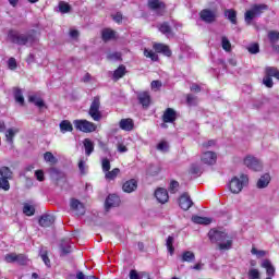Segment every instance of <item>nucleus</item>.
Instances as JSON below:
<instances>
[{"label": "nucleus", "mask_w": 279, "mask_h": 279, "mask_svg": "<svg viewBox=\"0 0 279 279\" xmlns=\"http://www.w3.org/2000/svg\"><path fill=\"white\" fill-rule=\"evenodd\" d=\"M209 240L211 243H217L218 250L226 252L232 250V238L223 231L210 230L208 232Z\"/></svg>", "instance_id": "f257e3e1"}, {"label": "nucleus", "mask_w": 279, "mask_h": 279, "mask_svg": "<svg viewBox=\"0 0 279 279\" xmlns=\"http://www.w3.org/2000/svg\"><path fill=\"white\" fill-rule=\"evenodd\" d=\"M9 40L14 45H34L36 43V36L32 33H20L19 31H10L8 34Z\"/></svg>", "instance_id": "f03ea898"}, {"label": "nucleus", "mask_w": 279, "mask_h": 279, "mask_svg": "<svg viewBox=\"0 0 279 279\" xmlns=\"http://www.w3.org/2000/svg\"><path fill=\"white\" fill-rule=\"evenodd\" d=\"M247 182H250V179L245 174H241L239 177H234L230 180L228 187L233 195H239L241 191H243V186L247 185Z\"/></svg>", "instance_id": "7ed1b4c3"}, {"label": "nucleus", "mask_w": 279, "mask_h": 279, "mask_svg": "<svg viewBox=\"0 0 279 279\" xmlns=\"http://www.w3.org/2000/svg\"><path fill=\"white\" fill-rule=\"evenodd\" d=\"M73 125L75 130H78V132H83L84 134H93V132L97 131V124L84 119L74 120Z\"/></svg>", "instance_id": "20e7f679"}, {"label": "nucleus", "mask_w": 279, "mask_h": 279, "mask_svg": "<svg viewBox=\"0 0 279 279\" xmlns=\"http://www.w3.org/2000/svg\"><path fill=\"white\" fill-rule=\"evenodd\" d=\"M243 165L251 171L259 172L263 171V161L258 159V157H254L253 155H247L243 159Z\"/></svg>", "instance_id": "39448f33"}, {"label": "nucleus", "mask_w": 279, "mask_h": 279, "mask_svg": "<svg viewBox=\"0 0 279 279\" xmlns=\"http://www.w3.org/2000/svg\"><path fill=\"white\" fill-rule=\"evenodd\" d=\"M265 10H267V5L266 4H255L251 8V10L245 12V23H247V25H250L252 23V21H254V19H256V16H260L262 12H265Z\"/></svg>", "instance_id": "423d86ee"}, {"label": "nucleus", "mask_w": 279, "mask_h": 279, "mask_svg": "<svg viewBox=\"0 0 279 279\" xmlns=\"http://www.w3.org/2000/svg\"><path fill=\"white\" fill-rule=\"evenodd\" d=\"M101 107V101L99 97H95L89 107L88 114L93 119V121H101V111L99 108Z\"/></svg>", "instance_id": "0eeeda50"}, {"label": "nucleus", "mask_w": 279, "mask_h": 279, "mask_svg": "<svg viewBox=\"0 0 279 279\" xmlns=\"http://www.w3.org/2000/svg\"><path fill=\"white\" fill-rule=\"evenodd\" d=\"M201 161L203 162V165H208V166L216 165L217 153L211 150L203 151L201 155Z\"/></svg>", "instance_id": "6e6552de"}, {"label": "nucleus", "mask_w": 279, "mask_h": 279, "mask_svg": "<svg viewBox=\"0 0 279 279\" xmlns=\"http://www.w3.org/2000/svg\"><path fill=\"white\" fill-rule=\"evenodd\" d=\"M201 21L204 23H215L217 20V12L204 9L199 12Z\"/></svg>", "instance_id": "1a4fd4ad"}, {"label": "nucleus", "mask_w": 279, "mask_h": 279, "mask_svg": "<svg viewBox=\"0 0 279 279\" xmlns=\"http://www.w3.org/2000/svg\"><path fill=\"white\" fill-rule=\"evenodd\" d=\"M71 210H73L74 215H84L86 213V208L84 207V204L82 202L72 198L70 202Z\"/></svg>", "instance_id": "9d476101"}, {"label": "nucleus", "mask_w": 279, "mask_h": 279, "mask_svg": "<svg viewBox=\"0 0 279 279\" xmlns=\"http://www.w3.org/2000/svg\"><path fill=\"white\" fill-rule=\"evenodd\" d=\"M121 204V198L117 196L116 194H110L105 203L106 210H110V208H117Z\"/></svg>", "instance_id": "9b49d317"}, {"label": "nucleus", "mask_w": 279, "mask_h": 279, "mask_svg": "<svg viewBox=\"0 0 279 279\" xmlns=\"http://www.w3.org/2000/svg\"><path fill=\"white\" fill-rule=\"evenodd\" d=\"M137 99L143 108H149V105L151 104V96L148 92H138Z\"/></svg>", "instance_id": "f8f14e48"}, {"label": "nucleus", "mask_w": 279, "mask_h": 279, "mask_svg": "<svg viewBox=\"0 0 279 279\" xmlns=\"http://www.w3.org/2000/svg\"><path fill=\"white\" fill-rule=\"evenodd\" d=\"M155 197L159 204H167V202H169V193L162 187H159L155 191Z\"/></svg>", "instance_id": "ddd939ff"}, {"label": "nucleus", "mask_w": 279, "mask_h": 279, "mask_svg": "<svg viewBox=\"0 0 279 279\" xmlns=\"http://www.w3.org/2000/svg\"><path fill=\"white\" fill-rule=\"evenodd\" d=\"M175 119H178V113L172 108L166 109L162 116L163 123H174Z\"/></svg>", "instance_id": "4468645a"}, {"label": "nucleus", "mask_w": 279, "mask_h": 279, "mask_svg": "<svg viewBox=\"0 0 279 279\" xmlns=\"http://www.w3.org/2000/svg\"><path fill=\"white\" fill-rule=\"evenodd\" d=\"M179 206L182 208V210H189L191 206H193V201H191V196L189 194H182L179 198Z\"/></svg>", "instance_id": "2eb2a0df"}, {"label": "nucleus", "mask_w": 279, "mask_h": 279, "mask_svg": "<svg viewBox=\"0 0 279 279\" xmlns=\"http://www.w3.org/2000/svg\"><path fill=\"white\" fill-rule=\"evenodd\" d=\"M120 130H123L124 132H132L134 130V120L126 118L122 119L119 122Z\"/></svg>", "instance_id": "dca6fc26"}, {"label": "nucleus", "mask_w": 279, "mask_h": 279, "mask_svg": "<svg viewBox=\"0 0 279 279\" xmlns=\"http://www.w3.org/2000/svg\"><path fill=\"white\" fill-rule=\"evenodd\" d=\"M271 182V175L269 173H264L256 183L257 189H267Z\"/></svg>", "instance_id": "f3484780"}, {"label": "nucleus", "mask_w": 279, "mask_h": 279, "mask_svg": "<svg viewBox=\"0 0 279 279\" xmlns=\"http://www.w3.org/2000/svg\"><path fill=\"white\" fill-rule=\"evenodd\" d=\"M56 221V218L53 215H44L39 219V226L43 228H49L50 226H53V222Z\"/></svg>", "instance_id": "a211bd4d"}, {"label": "nucleus", "mask_w": 279, "mask_h": 279, "mask_svg": "<svg viewBox=\"0 0 279 279\" xmlns=\"http://www.w3.org/2000/svg\"><path fill=\"white\" fill-rule=\"evenodd\" d=\"M153 48L157 53H163L167 58H171V49H169V46L165 44H154Z\"/></svg>", "instance_id": "6ab92c4d"}, {"label": "nucleus", "mask_w": 279, "mask_h": 279, "mask_svg": "<svg viewBox=\"0 0 279 279\" xmlns=\"http://www.w3.org/2000/svg\"><path fill=\"white\" fill-rule=\"evenodd\" d=\"M137 187L138 183L134 179L126 181L122 186L124 193H134Z\"/></svg>", "instance_id": "aec40b11"}, {"label": "nucleus", "mask_w": 279, "mask_h": 279, "mask_svg": "<svg viewBox=\"0 0 279 279\" xmlns=\"http://www.w3.org/2000/svg\"><path fill=\"white\" fill-rule=\"evenodd\" d=\"M262 267L266 269L267 276H270V277L276 276V267H274V265L269 259H264L262 262Z\"/></svg>", "instance_id": "412c9836"}, {"label": "nucleus", "mask_w": 279, "mask_h": 279, "mask_svg": "<svg viewBox=\"0 0 279 279\" xmlns=\"http://www.w3.org/2000/svg\"><path fill=\"white\" fill-rule=\"evenodd\" d=\"M192 221H193V223H198L201 226H210V223H213V218L202 217V216H193Z\"/></svg>", "instance_id": "4be33fe9"}, {"label": "nucleus", "mask_w": 279, "mask_h": 279, "mask_svg": "<svg viewBox=\"0 0 279 279\" xmlns=\"http://www.w3.org/2000/svg\"><path fill=\"white\" fill-rule=\"evenodd\" d=\"M83 145L85 148L86 156H90V154L95 151V143H93V141H90L89 138H85Z\"/></svg>", "instance_id": "5701e85b"}, {"label": "nucleus", "mask_w": 279, "mask_h": 279, "mask_svg": "<svg viewBox=\"0 0 279 279\" xmlns=\"http://www.w3.org/2000/svg\"><path fill=\"white\" fill-rule=\"evenodd\" d=\"M16 134H19V129H8L5 131L7 143H10V145H12L14 143V136H16Z\"/></svg>", "instance_id": "b1692460"}, {"label": "nucleus", "mask_w": 279, "mask_h": 279, "mask_svg": "<svg viewBox=\"0 0 279 279\" xmlns=\"http://www.w3.org/2000/svg\"><path fill=\"white\" fill-rule=\"evenodd\" d=\"M59 128L62 134H66V132H71L73 130V124H71V121L69 120H63L59 124Z\"/></svg>", "instance_id": "393cba45"}, {"label": "nucleus", "mask_w": 279, "mask_h": 279, "mask_svg": "<svg viewBox=\"0 0 279 279\" xmlns=\"http://www.w3.org/2000/svg\"><path fill=\"white\" fill-rule=\"evenodd\" d=\"M150 10H165V2L160 0H148Z\"/></svg>", "instance_id": "a878e982"}, {"label": "nucleus", "mask_w": 279, "mask_h": 279, "mask_svg": "<svg viewBox=\"0 0 279 279\" xmlns=\"http://www.w3.org/2000/svg\"><path fill=\"white\" fill-rule=\"evenodd\" d=\"M182 263H193L195 260V253L191 251H185L181 255Z\"/></svg>", "instance_id": "bb28decb"}, {"label": "nucleus", "mask_w": 279, "mask_h": 279, "mask_svg": "<svg viewBox=\"0 0 279 279\" xmlns=\"http://www.w3.org/2000/svg\"><path fill=\"white\" fill-rule=\"evenodd\" d=\"M119 173H121V170L119 168H114L111 171L108 170L105 173V178H106V180H108L110 182L112 180H117V177L119 175Z\"/></svg>", "instance_id": "cd10ccee"}, {"label": "nucleus", "mask_w": 279, "mask_h": 279, "mask_svg": "<svg viewBox=\"0 0 279 279\" xmlns=\"http://www.w3.org/2000/svg\"><path fill=\"white\" fill-rule=\"evenodd\" d=\"M159 32H161V34H165V36H167V38H171L173 36L171 26H169V24H167V23H162L161 25H159Z\"/></svg>", "instance_id": "c85d7f7f"}, {"label": "nucleus", "mask_w": 279, "mask_h": 279, "mask_svg": "<svg viewBox=\"0 0 279 279\" xmlns=\"http://www.w3.org/2000/svg\"><path fill=\"white\" fill-rule=\"evenodd\" d=\"M28 101L37 106V108H45V101L36 95L29 96Z\"/></svg>", "instance_id": "c756f323"}, {"label": "nucleus", "mask_w": 279, "mask_h": 279, "mask_svg": "<svg viewBox=\"0 0 279 279\" xmlns=\"http://www.w3.org/2000/svg\"><path fill=\"white\" fill-rule=\"evenodd\" d=\"M44 160L49 165H58V158H56V156H53V153L51 151H47L46 154H44Z\"/></svg>", "instance_id": "7c9ffc66"}, {"label": "nucleus", "mask_w": 279, "mask_h": 279, "mask_svg": "<svg viewBox=\"0 0 279 279\" xmlns=\"http://www.w3.org/2000/svg\"><path fill=\"white\" fill-rule=\"evenodd\" d=\"M14 99L16 104H20V106H23L25 104V98L23 97V92L20 88L14 89Z\"/></svg>", "instance_id": "2f4dec72"}, {"label": "nucleus", "mask_w": 279, "mask_h": 279, "mask_svg": "<svg viewBox=\"0 0 279 279\" xmlns=\"http://www.w3.org/2000/svg\"><path fill=\"white\" fill-rule=\"evenodd\" d=\"M125 75V65H120L114 72H113V80L117 82L118 80H121Z\"/></svg>", "instance_id": "473e14b6"}, {"label": "nucleus", "mask_w": 279, "mask_h": 279, "mask_svg": "<svg viewBox=\"0 0 279 279\" xmlns=\"http://www.w3.org/2000/svg\"><path fill=\"white\" fill-rule=\"evenodd\" d=\"M221 47L227 52L232 51V44L230 43V39H228V37H221Z\"/></svg>", "instance_id": "72a5a7b5"}, {"label": "nucleus", "mask_w": 279, "mask_h": 279, "mask_svg": "<svg viewBox=\"0 0 279 279\" xmlns=\"http://www.w3.org/2000/svg\"><path fill=\"white\" fill-rule=\"evenodd\" d=\"M39 256L41 260L45 263L46 267H51V259H49V256L47 255V250H40Z\"/></svg>", "instance_id": "f704fd0d"}, {"label": "nucleus", "mask_w": 279, "mask_h": 279, "mask_svg": "<svg viewBox=\"0 0 279 279\" xmlns=\"http://www.w3.org/2000/svg\"><path fill=\"white\" fill-rule=\"evenodd\" d=\"M112 38H114V31L110 28H106L102 31V40L108 41L112 40Z\"/></svg>", "instance_id": "c9c22d12"}, {"label": "nucleus", "mask_w": 279, "mask_h": 279, "mask_svg": "<svg viewBox=\"0 0 279 279\" xmlns=\"http://www.w3.org/2000/svg\"><path fill=\"white\" fill-rule=\"evenodd\" d=\"M225 16H227V19L230 20V22L233 24V25H236V11L234 10H227L225 12Z\"/></svg>", "instance_id": "e433bc0d"}, {"label": "nucleus", "mask_w": 279, "mask_h": 279, "mask_svg": "<svg viewBox=\"0 0 279 279\" xmlns=\"http://www.w3.org/2000/svg\"><path fill=\"white\" fill-rule=\"evenodd\" d=\"M173 241H174V239L172 235H169L166 241L167 250L171 256H173V252H175V248L173 247Z\"/></svg>", "instance_id": "4c0bfd02"}, {"label": "nucleus", "mask_w": 279, "mask_h": 279, "mask_svg": "<svg viewBox=\"0 0 279 279\" xmlns=\"http://www.w3.org/2000/svg\"><path fill=\"white\" fill-rule=\"evenodd\" d=\"M0 175L7 180H12V170H10L8 167H2L0 169Z\"/></svg>", "instance_id": "58836bf2"}, {"label": "nucleus", "mask_w": 279, "mask_h": 279, "mask_svg": "<svg viewBox=\"0 0 279 279\" xmlns=\"http://www.w3.org/2000/svg\"><path fill=\"white\" fill-rule=\"evenodd\" d=\"M23 213L27 217H33V215L36 213V209L34 208V206H32L29 204H24Z\"/></svg>", "instance_id": "ea45409f"}, {"label": "nucleus", "mask_w": 279, "mask_h": 279, "mask_svg": "<svg viewBox=\"0 0 279 279\" xmlns=\"http://www.w3.org/2000/svg\"><path fill=\"white\" fill-rule=\"evenodd\" d=\"M144 56L145 58H150L153 62H158V54L149 49H144Z\"/></svg>", "instance_id": "a19ab883"}, {"label": "nucleus", "mask_w": 279, "mask_h": 279, "mask_svg": "<svg viewBox=\"0 0 279 279\" xmlns=\"http://www.w3.org/2000/svg\"><path fill=\"white\" fill-rule=\"evenodd\" d=\"M59 12H61V14H69V12H71V5L66 2H59Z\"/></svg>", "instance_id": "79ce46f5"}, {"label": "nucleus", "mask_w": 279, "mask_h": 279, "mask_svg": "<svg viewBox=\"0 0 279 279\" xmlns=\"http://www.w3.org/2000/svg\"><path fill=\"white\" fill-rule=\"evenodd\" d=\"M158 151H169V143L167 141H161L157 144Z\"/></svg>", "instance_id": "37998d69"}, {"label": "nucleus", "mask_w": 279, "mask_h": 279, "mask_svg": "<svg viewBox=\"0 0 279 279\" xmlns=\"http://www.w3.org/2000/svg\"><path fill=\"white\" fill-rule=\"evenodd\" d=\"M8 180L10 179L0 177V189H2V191H10V181Z\"/></svg>", "instance_id": "c03bdc74"}, {"label": "nucleus", "mask_w": 279, "mask_h": 279, "mask_svg": "<svg viewBox=\"0 0 279 279\" xmlns=\"http://www.w3.org/2000/svg\"><path fill=\"white\" fill-rule=\"evenodd\" d=\"M15 263H19V265H27L29 263V258H27L24 254L16 255Z\"/></svg>", "instance_id": "a18cd8bd"}, {"label": "nucleus", "mask_w": 279, "mask_h": 279, "mask_svg": "<svg viewBox=\"0 0 279 279\" xmlns=\"http://www.w3.org/2000/svg\"><path fill=\"white\" fill-rule=\"evenodd\" d=\"M50 175L53 180H60L64 173H62L60 170L52 168L50 169Z\"/></svg>", "instance_id": "49530a36"}, {"label": "nucleus", "mask_w": 279, "mask_h": 279, "mask_svg": "<svg viewBox=\"0 0 279 279\" xmlns=\"http://www.w3.org/2000/svg\"><path fill=\"white\" fill-rule=\"evenodd\" d=\"M263 84L266 86V88H274V80L267 74L263 78Z\"/></svg>", "instance_id": "de8ad7c7"}, {"label": "nucleus", "mask_w": 279, "mask_h": 279, "mask_svg": "<svg viewBox=\"0 0 279 279\" xmlns=\"http://www.w3.org/2000/svg\"><path fill=\"white\" fill-rule=\"evenodd\" d=\"M268 38H269L270 43H278V40H279V32L270 31L268 33Z\"/></svg>", "instance_id": "09e8293b"}, {"label": "nucleus", "mask_w": 279, "mask_h": 279, "mask_svg": "<svg viewBox=\"0 0 279 279\" xmlns=\"http://www.w3.org/2000/svg\"><path fill=\"white\" fill-rule=\"evenodd\" d=\"M266 75H268V77H276V74L278 73V69L274 68V66H268L265 70Z\"/></svg>", "instance_id": "8fccbe9b"}, {"label": "nucleus", "mask_w": 279, "mask_h": 279, "mask_svg": "<svg viewBox=\"0 0 279 279\" xmlns=\"http://www.w3.org/2000/svg\"><path fill=\"white\" fill-rule=\"evenodd\" d=\"M101 168H102L104 173L110 171V160L108 158H104L101 160Z\"/></svg>", "instance_id": "3c124183"}, {"label": "nucleus", "mask_w": 279, "mask_h": 279, "mask_svg": "<svg viewBox=\"0 0 279 279\" xmlns=\"http://www.w3.org/2000/svg\"><path fill=\"white\" fill-rule=\"evenodd\" d=\"M251 254H254L255 256H257V258H263L264 256H267L266 251H258L256 247H253L251 250Z\"/></svg>", "instance_id": "603ef678"}, {"label": "nucleus", "mask_w": 279, "mask_h": 279, "mask_svg": "<svg viewBox=\"0 0 279 279\" xmlns=\"http://www.w3.org/2000/svg\"><path fill=\"white\" fill-rule=\"evenodd\" d=\"M248 278L250 279H260V271H258V269H251L248 271Z\"/></svg>", "instance_id": "864d4df0"}, {"label": "nucleus", "mask_w": 279, "mask_h": 279, "mask_svg": "<svg viewBox=\"0 0 279 279\" xmlns=\"http://www.w3.org/2000/svg\"><path fill=\"white\" fill-rule=\"evenodd\" d=\"M61 252H62V254L71 253V245H69V241L61 243Z\"/></svg>", "instance_id": "5fc2aeb1"}, {"label": "nucleus", "mask_w": 279, "mask_h": 279, "mask_svg": "<svg viewBox=\"0 0 279 279\" xmlns=\"http://www.w3.org/2000/svg\"><path fill=\"white\" fill-rule=\"evenodd\" d=\"M5 263H16V253H10L4 256Z\"/></svg>", "instance_id": "6e6d98bb"}, {"label": "nucleus", "mask_w": 279, "mask_h": 279, "mask_svg": "<svg viewBox=\"0 0 279 279\" xmlns=\"http://www.w3.org/2000/svg\"><path fill=\"white\" fill-rule=\"evenodd\" d=\"M35 178L38 182H45V172L43 170H36Z\"/></svg>", "instance_id": "4d7b16f0"}, {"label": "nucleus", "mask_w": 279, "mask_h": 279, "mask_svg": "<svg viewBox=\"0 0 279 279\" xmlns=\"http://www.w3.org/2000/svg\"><path fill=\"white\" fill-rule=\"evenodd\" d=\"M78 169L81 171L82 174L86 173L87 171V167H86V160L81 159L78 162Z\"/></svg>", "instance_id": "13d9d810"}, {"label": "nucleus", "mask_w": 279, "mask_h": 279, "mask_svg": "<svg viewBox=\"0 0 279 279\" xmlns=\"http://www.w3.org/2000/svg\"><path fill=\"white\" fill-rule=\"evenodd\" d=\"M186 101H187L189 106H195L197 104V97L189 94L186 97Z\"/></svg>", "instance_id": "bf43d9fd"}, {"label": "nucleus", "mask_w": 279, "mask_h": 279, "mask_svg": "<svg viewBox=\"0 0 279 279\" xmlns=\"http://www.w3.org/2000/svg\"><path fill=\"white\" fill-rule=\"evenodd\" d=\"M215 145H217V143L214 140H209L207 142H204L202 144V147H203V149H208L210 147H215Z\"/></svg>", "instance_id": "052dcab7"}, {"label": "nucleus", "mask_w": 279, "mask_h": 279, "mask_svg": "<svg viewBox=\"0 0 279 279\" xmlns=\"http://www.w3.org/2000/svg\"><path fill=\"white\" fill-rule=\"evenodd\" d=\"M250 53H258V51H260V48L258 47V44H252L248 48H247Z\"/></svg>", "instance_id": "680f3d73"}, {"label": "nucleus", "mask_w": 279, "mask_h": 279, "mask_svg": "<svg viewBox=\"0 0 279 279\" xmlns=\"http://www.w3.org/2000/svg\"><path fill=\"white\" fill-rule=\"evenodd\" d=\"M150 86L153 90H159L162 87V83L160 81H153Z\"/></svg>", "instance_id": "e2e57ef3"}, {"label": "nucleus", "mask_w": 279, "mask_h": 279, "mask_svg": "<svg viewBox=\"0 0 279 279\" xmlns=\"http://www.w3.org/2000/svg\"><path fill=\"white\" fill-rule=\"evenodd\" d=\"M178 186H180V183H178V181H171V183H170V193H177Z\"/></svg>", "instance_id": "0e129e2a"}, {"label": "nucleus", "mask_w": 279, "mask_h": 279, "mask_svg": "<svg viewBox=\"0 0 279 279\" xmlns=\"http://www.w3.org/2000/svg\"><path fill=\"white\" fill-rule=\"evenodd\" d=\"M8 66L9 69H11V71H14V69H16V59L14 58L9 59Z\"/></svg>", "instance_id": "69168bd1"}, {"label": "nucleus", "mask_w": 279, "mask_h": 279, "mask_svg": "<svg viewBox=\"0 0 279 279\" xmlns=\"http://www.w3.org/2000/svg\"><path fill=\"white\" fill-rule=\"evenodd\" d=\"M76 279H96L95 276H85L84 272L80 271L76 274Z\"/></svg>", "instance_id": "338daca9"}, {"label": "nucleus", "mask_w": 279, "mask_h": 279, "mask_svg": "<svg viewBox=\"0 0 279 279\" xmlns=\"http://www.w3.org/2000/svg\"><path fill=\"white\" fill-rule=\"evenodd\" d=\"M130 279H141V277L138 276V272L136 270H131Z\"/></svg>", "instance_id": "774afa93"}]
</instances>
